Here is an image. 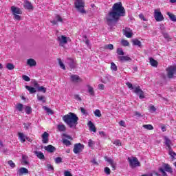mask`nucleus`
Returning <instances> with one entry per match:
<instances>
[{
	"mask_svg": "<svg viewBox=\"0 0 176 176\" xmlns=\"http://www.w3.org/2000/svg\"><path fill=\"white\" fill-rule=\"evenodd\" d=\"M126 16V10L122 5V2H118L113 4L111 12V25H116L120 17H124Z\"/></svg>",
	"mask_w": 176,
	"mask_h": 176,
	"instance_id": "f257e3e1",
	"label": "nucleus"
},
{
	"mask_svg": "<svg viewBox=\"0 0 176 176\" xmlns=\"http://www.w3.org/2000/svg\"><path fill=\"white\" fill-rule=\"evenodd\" d=\"M63 120L65 123L67 124L70 129H73L76 127V124H78V120H79V118L74 113H69V114L65 115L63 117Z\"/></svg>",
	"mask_w": 176,
	"mask_h": 176,
	"instance_id": "f03ea898",
	"label": "nucleus"
},
{
	"mask_svg": "<svg viewBox=\"0 0 176 176\" xmlns=\"http://www.w3.org/2000/svg\"><path fill=\"white\" fill-rule=\"evenodd\" d=\"M158 171L162 173V176H168L167 173L173 174V168L168 164L163 163L162 167L159 168Z\"/></svg>",
	"mask_w": 176,
	"mask_h": 176,
	"instance_id": "7ed1b4c3",
	"label": "nucleus"
},
{
	"mask_svg": "<svg viewBox=\"0 0 176 176\" xmlns=\"http://www.w3.org/2000/svg\"><path fill=\"white\" fill-rule=\"evenodd\" d=\"M75 8L82 14H86L85 10V1L83 0H75L74 2Z\"/></svg>",
	"mask_w": 176,
	"mask_h": 176,
	"instance_id": "20e7f679",
	"label": "nucleus"
},
{
	"mask_svg": "<svg viewBox=\"0 0 176 176\" xmlns=\"http://www.w3.org/2000/svg\"><path fill=\"white\" fill-rule=\"evenodd\" d=\"M128 162L131 168H135V167H141V162L138 161L137 157H133L132 159L128 157Z\"/></svg>",
	"mask_w": 176,
	"mask_h": 176,
	"instance_id": "39448f33",
	"label": "nucleus"
},
{
	"mask_svg": "<svg viewBox=\"0 0 176 176\" xmlns=\"http://www.w3.org/2000/svg\"><path fill=\"white\" fill-rule=\"evenodd\" d=\"M154 19L158 22L163 21V20H164V16H163V14H162L160 9L154 10Z\"/></svg>",
	"mask_w": 176,
	"mask_h": 176,
	"instance_id": "423d86ee",
	"label": "nucleus"
},
{
	"mask_svg": "<svg viewBox=\"0 0 176 176\" xmlns=\"http://www.w3.org/2000/svg\"><path fill=\"white\" fill-rule=\"evenodd\" d=\"M167 71V76L169 79H173L174 78V74L176 73V65L170 66L168 69Z\"/></svg>",
	"mask_w": 176,
	"mask_h": 176,
	"instance_id": "0eeeda50",
	"label": "nucleus"
},
{
	"mask_svg": "<svg viewBox=\"0 0 176 176\" xmlns=\"http://www.w3.org/2000/svg\"><path fill=\"white\" fill-rule=\"evenodd\" d=\"M83 149H85V145L80 143H76L74 144L73 151L74 153L78 155V153H80V152H82Z\"/></svg>",
	"mask_w": 176,
	"mask_h": 176,
	"instance_id": "6e6552de",
	"label": "nucleus"
},
{
	"mask_svg": "<svg viewBox=\"0 0 176 176\" xmlns=\"http://www.w3.org/2000/svg\"><path fill=\"white\" fill-rule=\"evenodd\" d=\"M58 41L60 46H64V45H67L68 43V37L62 35L58 37Z\"/></svg>",
	"mask_w": 176,
	"mask_h": 176,
	"instance_id": "1a4fd4ad",
	"label": "nucleus"
},
{
	"mask_svg": "<svg viewBox=\"0 0 176 176\" xmlns=\"http://www.w3.org/2000/svg\"><path fill=\"white\" fill-rule=\"evenodd\" d=\"M123 35L126 38H131L133 36V31L129 28H125L122 30Z\"/></svg>",
	"mask_w": 176,
	"mask_h": 176,
	"instance_id": "9d476101",
	"label": "nucleus"
},
{
	"mask_svg": "<svg viewBox=\"0 0 176 176\" xmlns=\"http://www.w3.org/2000/svg\"><path fill=\"white\" fill-rule=\"evenodd\" d=\"M133 92H135V94H139V98H140L141 100H142V98H145V96H144V91H142V89H141L140 86L136 87L133 90Z\"/></svg>",
	"mask_w": 176,
	"mask_h": 176,
	"instance_id": "9b49d317",
	"label": "nucleus"
},
{
	"mask_svg": "<svg viewBox=\"0 0 176 176\" xmlns=\"http://www.w3.org/2000/svg\"><path fill=\"white\" fill-rule=\"evenodd\" d=\"M70 78H71L72 82H73L74 83H78V82H82V79L80 78V77H79V76L76 74L72 75Z\"/></svg>",
	"mask_w": 176,
	"mask_h": 176,
	"instance_id": "f8f14e48",
	"label": "nucleus"
},
{
	"mask_svg": "<svg viewBox=\"0 0 176 176\" xmlns=\"http://www.w3.org/2000/svg\"><path fill=\"white\" fill-rule=\"evenodd\" d=\"M67 61V64H68L69 68H71V69H74V68H76V64L75 63V61L73 60L72 58H68Z\"/></svg>",
	"mask_w": 176,
	"mask_h": 176,
	"instance_id": "ddd939ff",
	"label": "nucleus"
},
{
	"mask_svg": "<svg viewBox=\"0 0 176 176\" xmlns=\"http://www.w3.org/2000/svg\"><path fill=\"white\" fill-rule=\"evenodd\" d=\"M11 10L12 12V14H21L23 13L20 8L14 6L11 7Z\"/></svg>",
	"mask_w": 176,
	"mask_h": 176,
	"instance_id": "4468645a",
	"label": "nucleus"
},
{
	"mask_svg": "<svg viewBox=\"0 0 176 176\" xmlns=\"http://www.w3.org/2000/svg\"><path fill=\"white\" fill-rule=\"evenodd\" d=\"M43 144H47L49 142V133L44 132L42 135Z\"/></svg>",
	"mask_w": 176,
	"mask_h": 176,
	"instance_id": "2eb2a0df",
	"label": "nucleus"
},
{
	"mask_svg": "<svg viewBox=\"0 0 176 176\" xmlns=\"http://www.w3.org/2000/svg\"><path fill=\"white\" fill-rule=\"evenodd\" d=\"M23 8L25 9H27L28 10H32L34 9V7L32 6V4H31V2L28 1H25Z\"/></svg>",
	"mask_w": 176,
	"mask_h": 176,
	"instance_id": "dca6fc26",
	"label": "nucleus"
},
{
	"mask_svg": "<svg viewBox=\"0 0 176 176\" xmlns=\"http://www.w3.org/2000/svg\"><path fill=\"white\" fill-rule=\"evenodd\" d=\"M118 60H120L121 63H124L126 61H131V58L122 55V56H118Z\"/></svg>",
	"mask_w": 176,
	"mask_h": 176,
	"instance_id": "f3484780",
	"label": "nucleus"
},
{
	"mask_svg": "<svg viewBox=\"0 0 176 176\" xmlns=\"http://www.w3.org/2000/svg\"><path fill=\"white\" fill-rule=\"evenodd\" d=\"M44 149L47 151V152H49L50 153H53V152H55L56 147L53 146L52 145H48L47 146L44 147Z\"/></svg>",
	"mask_w": 176,
	"mask_h": 176,
	"instance_id": "a211bd4d",
	"label": "nucleus"
},
{
	"mask_svg": "<svg viewBox=\"0 0 176 176\" xmlns=\"http://www.w3.org/2000/svg\"><path fill=\"white\" fill-rule=\"evenodd\" d=\"M88 126L89 127V130L91 131H93V133H96L97 132V128H96V126L91 121H89L88 122Z\"/></svg>",
	"mask_w": 176,
	"mask_h": 176,
	"instance_id": "6ab92c4d",
	"label": "nucleus"
},
{
	"mask_svg": "<svg viewBox=\"0 0 176 176\" xmlns=\"http://www.w3.org/2000/svg\"><path fill=\"white\" fill-rule=\"evenodd\" d=\"M18 137L19 138L21 142H22L23 144L25 142V139L27 138V136L24 133L21 132L18 133Z\"/></svg>",
	"mask_w": 176,
	"mask_h": 176,
	"instance_id": "aec40b11",
	"label": "nucleus"
},
{
	"mask_svg": "<svg viewBox=\"0 0 176 176\" xmlns=\"http://www.w3.org/2000/svg\"><path fill=\"white\" fill-rule=\"evenodd\" d=\"M18 174L19 176L23 175V174H28V169L27 168H21L18 170Z\"/></svg>",
	"mask_w": 176,
	"mask_h": 176,
	"instance_id": "412c9836",
	"label": "nucleus"
},
{
	"mask_svg": "<svg viewBox=\"0 0 176 176\" xmlns=\"http://www.w3.org/2000/svg\"><path fill=\"white\" fill-rule=\"evenodd\" d=\"M34 154L41 160H45V155H43V153L41 151H34Z\"/></svg>",
	"mask_w": 176,
	"mask_h": 176,
	"instance_id": "4be33fe9",
	"label": "nucleus"
},
{
	"mask_svg": "<svg viewBox=\"0 0 176 176\" xmlns=\"http://www.w3.org/2000/svg\"><path fill=\"white\" fill-rule=\"evenodd\" d=\"M25 89L29 91L30 94H34L36 93V89L34 87L26 85L25 86Z\"/></svg>",
	"mask_w": 176,
	"mask_h": 176,
	"instance_id": "5701e85b",
	"label": "nucleus"
},
{
	"mask_svg": "<svg viewBox=\"0 0 176 176\" xmlns=\"http://www.w3.org/2000/svg\"><path fill=\"white\" fill-rule=\"evenodd\" d=\"M132 43L133 46H138L139 47H141L142 46V43L140 40L135 38L132 40Z\"/></svg>",
	"mask_w": 176,
	"mask_h": 176,
	"instance_id": "b1692460",
	"label": "nucleus"
},
{
	"mask_svg": "<svg viewBox=\"0 0 176 176\" xmlns=\"http://www.w3.org/2000/svg\"><path fill=\"white\" fill-rule=\"evenodd\" d=\"M27 64L30 67H35L36 65V61H35L33 58H30L28 60Z\"/></svg>",
	"mask_w": 176,
	"mask_h": 176,
	"instance_id": "393cba45",
	"label": "nucleus"
},
{
	"mask_svg": "<svg viewBox=\"0 0 176 176\" xmlns=\"http://www.w3.org/2000/svg\"><path fill=\"white\" fill-rule=\"evenodd\" d=\"M57 129L58 131L63 132L67 130V127L63 124H60L57 125Z\"/></svg>",
	"mask_w": 176,
	"mask_h": 176,
	"instance_id": "a878e982",
	"label": "nucleus"
},
{
	"mask_svg": "<svg viewBox=\"0 0 176 176\" xmlns=\"http://www.w3.org/2000/svg\"><path fill=\"white\" fill-rule=\"evenodd\" d=\"M88 87V93L90 96H92V97H94L96 96V94L94 93V88H93L90 85H87Z\"/></svg>",
	"mask_w": 176,
	"mask_h": 176,
	"instance_id": "bb28decb",
	"label": "nucleus"
},
{
	"mask_svg": "<svg viewBox=\"0 0 176 176\" xmlns=\"http://www.w3.org/2000/svg\"><path fill=\"white\" fill-rule=\"evenodd\" d=\"M105 21L107 25H111V11H109L107 16L105 17Z\"/></svg>",
	"mask_w": 176,
	"mask_h": 176,
	"instance_id": "cd10ccee",
	"label": "nucleus"
},
{
	"mask_svg": "<svg viewBox=\"0 0 176 176\" xmlns=\"http://www.w3.org/2000/svg\"><path fill=\"white\" fill-rule=\"evenodd\" d=\"M149 60H150L151 65L152 67H157L158 63L157 62L156 60L153 59V58H150Z\"/></svg>",
	"mask_w": 176,
	"mask_h": 176,
	"instance_id": "c85d7f7f",
	"label": "nucleus"
},
{
	"mask_svg": "<svg viewBox=\"0 0 176 176\" xmlns=\"http://www.w3.org/2000/svg\"><path fill=\"white\" fill-rule=\"evenodd\" d=\"M166 14L169 16V19L171 20V21H176V16L174 14L167 12Z\"/></svg>",
	"mask_w": 176,
	"mask_h": 176,
	"instance_id": "c756f323",
	"label": "nucleus"
},
{
	"mask_svg": "<svg viewBox=\"0 0 176 176\" xmlns=\"http://www.w3.org/2000/svg\"><path fill=\"white\" fill-rule=\"evenodd\" d=\"M94 145H96V142L90 139L88 142V146H89V148L93 149V148H94Z\"/></svg>",
	"mask_w": 176,
	"mask_h": 176,
	"instance_id": "7c9ffc66",
	"label": "nucleus"
},
{
	"mask_svg": "<svg viewBox=\"0 0 176 176\" xmlns=\"http://www.w3.org/2000/svg\"><path fill=\"white\" fill-rule=\"evenodd\" d=\"M6 68L9 69V71H12L14 68V65H13V63H7Z\"/></svg>",
	"mask_w": 176,
	"mask_h": 176,
	"instance_id": "2f4dec72",
	"label": "nucleus"
},
{
	"mask_svg": "<svg viewBox=\"0 0 176 176\" xmlns=\"http://www.w3.org/2000/svg\"><path fill=\"white\" fill-rule=\"evenodd\" d=\"M162 34L165 39H166L167 41H171V38L170 37V35L168 33H166L162 31Z\"/></svg>",
	"mask_w": 176,
	"mask_h": 176,
	"instance_id": "473e14b6",
	"label": "nucleus"
},
{
	"mask_svg": "<svg viewBox=\"0 0 176 176\" xmlns=\"http://www.w3.org/2000/svg\"><path fill=\"white\" fill-rule=\"evenodd\" d=\"M37 99L38 101H42L43 104H45L46 102V97L45 96H40L39 95H37Z\"/></svg>",
	"mask_w": 176,
	"mask_h": 176,
	"instance_id": "72a5a7b5",
	"label": "nucleus"
},
{
	"mask_svg": "<svg viewBox=\"0 0 176 176\" xmlns=\"http://www.w3.org/2000/svg\"><path fill=\"white\" fill-rule=\"evenodd\" d=\"M121 45L122 46H124V47L130 46V43H129V41L126 40L122 39L121 40Z\"/></svg>",
	"mask_w": 176,
	"mask_h": 176,
	"instance_id": "f704fd0d",
	"label": "nucleus"
},
{
	"mask_svg": "<svg viewBox=\"0 0 176 176\" xmlns=\"http://www.w3.org/2000/svg\"><path fill=\"white\" fill-rule=\"evenodd\" d=\"M111 69L114 72L118 71V66L113 62L111 63Z\"/></svg>",
	"mask_w": 176,
	"mask_h": 176,
	"instance_id": "c9c22d12",
	"label": "nucleus"
},
{
	"mask_svg": "<svg viewBox=\"0 0 176 176\" xmlns=\"http://www.w3.org/2000/svg\"><path fill=\"white\" fill-rule=\"evenodd\" d=\"M63 144H64V145H65L66 146H69L70 145H72L71 141L67 139L63 140Z\"/></svg>",
	"mask_w": 176,
	"mask_h": 176,
	"instance_id": "e433bc0d",
	"label": "nucleus"
},
{
	"mask_svg": "<svg viewBox=\"0 0 176 176\" xmlns=\"http://www.w3.org/2000/svg\"><path fill=\"white\" fill-rule=\"evenodd\" d=\"M23 108H24V105H23V104L21 103H19L16 105V109L17 111H19V112H21L23 111Z\"/></svg>",
	"mask_w": 176,
	"mask_h": 176,
	"instance_id": "4c0bfd02",
	"label": "nucleus"
},
{
	"mask_svg": "<svg viewBox=\"0 0 176 176\" xmlns=\"http://www.w3.org/2000/svg\"><path fill=\"white\" fill-rule=\"evenodd\" d=\"M144 129H146V130H153V126L152 124H144Z\"/></svg>",
	"mask_w": 176,
	"mask_h": 176,
	"instance_id": "58836bf2",
	"label": "nucleus"
},
{
	"mask_svg": "<svg viewBox=\"0 0 176 176\" xmlns=\"http://www.w3.org/2000/svg\"><path fill=\"white\" fill-rule=\"evenodd\" d=\"M164 141H165V145H171V140L167 138V136H165L164 138Z\"/></svg>",
	"mask_w": 176,
	"mask_h": 176,
	"instance_id": "ea45409f",
	"label": "nucleus"
},
{
	"mask_svg": "<svg viewBox=\"0 0 176 176\" xmlns=\"http://www.w3.org/2000/svg\"><path fill=\"white\" fill-rule=\"evenodd\" d=\"M111 166L113 168V170L115 171V170H116V166H118V164L113 162V160H111Z\"/></svg>",
	"mask_w": 176,
	"mask_h": 176,
	"instance_id": "a19ab883",
	"label": "nucleus"
},
{
	"mask_svg": "<svg viewBox=\"0 0 176 176\" xmlns=\"http://www.w3.org/2000/svg\"><path fill=\"white\" fill-rule=\"evenodd\" d=\"M117 54H118V56H124V52H123L122 48H118L117 49Z\"/></svg>",
	"mask_w": 176,
	"mask_h": 176,
	"instance_id": "79ce46f5",
	"label": "nucleus"
},
{
	"mask_svg": "<svg viewBox=\"0 0 176 176\" xmlns=\"http://www.w3.org/2000/svg\"><path fill=\"white\" fill-rule=\"evenodd\" d=\"M43 109H45V111H46V112L47 113H50L51 115H53V110L51 109L49 107H46V106L43 107Z\"/></svg>",
	"mask_w": 176,
	"mask_h": 176,
	"instance_id": "37998d69",
	"label": "nucleus"
},
{
	"mask_svg": "<svg viewBox=\"0 0 176 176\" xmlns=\"http://www.w3.org/2000/svg\"><path fill=\"white\" fill-rule=\"evenodd\" d=\"M94 115L98 118H101V111H100L99 109L95 110Z\"/></svg>",
	"mask_w": 176,
	"mask_h": 176,
	"instance_id": "c03bdc74",
	"label": "nucleus"
},
{
	"mask_svg": "<svg viewBox=\"0 0 176 176\" xmlns=\"http://www.w3.org/2000/svg\"><path fill=\"white\" fill-rule=\"evenodd\" d=\"M25 112H26L27 115H30L31 113V112H32V109H31V107L30 106H27L25 107Z\"/></svg>",
	"mask_w": 176,
	"mask_h": 176,
	"instance_id": "a18cd8bd",
	"label": "nucleus"
},
{
	"mask_svg": "<svg viewBox=\"0 0 176 176\" xmlns=\"http://www.w3.org/2000/svg\"><path fill=\"white\" fill-rule=\"evenodd\" d=\"M55 20L59 22V23H63V18H61V16L60 15H56L55 16Z\"/></svg>",
	"mask_w": 176,
	"mask_h": 176,
	"instance_id": "49530a36",
	"label": "nucleus"
},
{
	"mask_svg": "<svg viewBox=\"0 0 176 176\" xmlns=\"http://www.w3.org/2000/svg\"><path fill=\"white\" fill-rule=\"evenodd\" d=\"M168 154L170 155V156H171L172 160H174V159H175V156H176V153L173 152V150L170 151V152H168Z\"/></svg>",
	"mask_w": 176,
	"mask_h": 176,
	"instance_id": "de8ad7c7",
	"label": "nucleus"
},
{
	"mask_svg": "<svg viewBox=\"0 0 176 176\" xmlns=\"http://www.w3.org/2000/svg\"><path fill=\"white\" fill-rule=\"evenodd\" d=\"M58 63L60 68H62V69H64L65 71V65H64L63 61H61V59H58Z\"/></svg>",
	"mask_w": 176,
	"mask_h": 176,
	"instance_id": "09e8293b",
	"label": "nucleus"
},
{
	"mask_svg": "<svg viewBox=\"0 0 176 176\" xmlns=\"http://www.w3.org/2000/svg\"><path fill=\"white\" fill-rule=\"evenodd\" d=\"M37 90L38 91H41L42 93H46V87H44L43 86H41Z\"/></svg>",
	"mask_w": 176,
	"mask_h": 176,
	"instance_id": "8fccbe9b",
	"label": "nucleus"
},
{
	"mask_svg": "<svg viewBox=\"0 0 176 176\" xmlns=\"http://www.w3.org/2000/svg\"><path fill=\"white\" fill-rule=\"evenodd\" d=\"M113 144H114V145H116V146H120L122 145V142H120V140H116L114 142H113Z\"/></svg>",
	"mask_w": 176,
	"mask_h": 176,
	"instance_id": "3c124183",
	"label": "nucleus"
},
{
	"mask_svg": "<svg viewBox=\"0 0 176 176\" xmlns=\"http://www.w3.org/2000/svg\"><path fill=\"white\" fill-rule=\"evenodd\" d=\"M22 163L24 164H28V161H27V157L25 155L22 156Z\"/></svg>",
	"mask_w": 176,
	"mask_h": 176,
	"instance_id": "603ef678",
	"label": "nucleus"
},
{
	"mask_svg": "<svg viewBox=\"0 0 176 176\" xmlns=\"http://www.w3.org/2000/svg\"><path fill=\"white\" fill-rule=\"evenodd\" d=\"M22 78L23 79V80H25V82H30V80H31V78L30 77H28V76L27 75H23L22 76Z\"/></svg>",
	"mask_w": 176,
	"mask_h": 176,
	"instance_id": "864d4df0",
	"label": "nucleus"
},
{
	"mask_svg": "<svg viewBox=\"0 0 176 176\" xmlns=\"http://www.w3.org/2000/svg\"><path fill=\"white\" fill-rule=\"evenodd\" d=\"M63 162V158H61L60 157H58L55 159V162L58 164L60 163H62Z\"/></svg>",
	"mask_w": 176,
	"mask_h": 176,
	"instance_id": "5fc2aeb1",
	"label": "nucleus"
},
{
	"mask_svg": "<svg viewBox=\"0 0 176 176\" xmlns=\"http://www.w3.org/2000/svg\"><path fill=\"white\" fill-rule=\"evenodd\" d=\"M80 109L82 115H86V116L89 115V113H87V111H86V109H85V108L80 107Z\"/></svg>",
	"mask_w": 176,
	"mask_h": 176,
	"instance_id": "6e6d98bb",
	"label": "nucleus"
},
{
	"mask_svg": "<svg viewBox=\"0 0 176 176\" xmlns=\"http://www.w3.org/2000/svg\"><path fill=\"white\" fill-rule=\"evenodd\" d=\"M126 85L129 87V89H131V90H134V87H133V84H131V82H126Z\"/></svg>",
	"mask_w": 176,
	"mask_h": 176,
	"instance_id": "4d7b16f0",
	"label": "nucleus"
},
{
	"mask_svg": "<svg viewBox=\"0 0 176 176\" xmlns=\"http://www.w3.org/2000/svg\"><path fill=\"white\" fill-rule=\"evenodd\" d=\"M8 164L12 167V168H14L16 167V164L12 160L8 161Z\"/></svg>",
	"mask_w": 176,
	"mask_h": 176,
	"instance_id": "13d9d810",
	"label": "nucleus"
},
{
	"mask_svg": "<svg viewBox=\"0 0 176 176\" xmlns=\"http://www.w3.org/2000/svg\"><path fill=\"white\" fill-rule=\"evenodd\" d=\"M104 173L107 175H109L111 174V169H109V168H108V167H105L104 168Z\"/></svg>",
	"mask_w": 176,
	"mask_h": 176,
	"instance_id": "bf43d9fd",
	"label": "nucleus"
},
{
	"mask_svg": "<svg viewBox=\"0 0 176 176\" xmlns=\"http://www.w3.org/2000/svg\"><path fill=\"white\" fill-rule=\"evenodd\" d=\"M139 18L140 19V20H143V21H148V19H146L145 16H144L143 14H140Z\"/></svg>",
	"mask_w": 176,
	"mask_h": 176,
	"instance_id": "052dcab7",
	"label": "nucleus"
},
{
	"mask_svg": "<svg viewBox=\"0 0 176 176\" xmlns=\"http://www.w3.org/2000/svg\"><path fill=\"white\" fill-rule=\"evenodd\" d=\"M23 126H24V127L26 130H29L30 129V126H31V123H30V122L24 123Z\"/></svg>",
	"mask_w": 176,
	"mask_h": 176,
	"instance_id": "680f3d73",
	"label": "nucleus"
},
{
	"mask_svg": "<svg viewBox=\"0 0 176 176\" xmlns=\"http://www.w3.org/2000/svg\"><path fill=\"white\" fill-rule=\"evenodd\" d=\"M149 111L150 112H156V107H155L153 105H151L149 107Z\"/></svg>",
	"mask_w": 176,
	"mask_h": 176,
	"instance_id": "e2e57ef3",
	"label": "nucleus"
},
{
	"mask_svg": "<svg viewBox=\"0 0 176 176\" xmlns=\"http://www.w3.org/2000/svg\"><path fill=\"white\" fill-rule=\"evenodd\" d=\"M74 100H76L77 101H82V98H80V96H79V95H78V94L74 95Z\"/></svg>",
	"mask_w": 176,
	"mask_h": 176,
	"instance_id": "0e129e2a",
	"label": "nucleus"
},
{
	"mask_svg": "<svg viewBox=\"0 0 176 176\" xmlns=\"http://www.w3.org/2000/svg\"><path fill=\"white\" fill-rule=\"evenodd\" d=\"M98 89H99V90H104V89H105V86L104 84H99L98 85Z\"/></svg>",
	"mask_w": 176,
	"mask_h": 176,
	"instance_id": "69168bd1",
	"label": "nucleus"
},
{
	"mask_svg": "<svg viewBox=\"0 0 176 176\" xmlns=\"http://www.w3.org/2000/svg\"><path fill=\"white\" fill-rule=\"evenodd\" d=\"M33 85H34V89H39V87H41L40 86H39V85L38 84V82H36V81H34V82H33Z\"/></svg>",
	"mask_w": 176,
	"mask_h": 176,
	"instance_id": "338daca9",
	"label": "nucleus"
},
{
	"mask_svg": "<svg viewBox=\"0 0 176 176\" xmlns=\"http://www.w3.org/2000/svg\"><path fill=\"white\" fill-rule=\"evenodd\" d=\"M64 175L65 176H72V174H71V172L68 171V170H66L65 171L64 173Z\"/></svg>",
	"mask_w": 176,
	"mask_h": 176,
	"instance_id": "774afa93",
	"label": "nucleus"
}]
</instances>
